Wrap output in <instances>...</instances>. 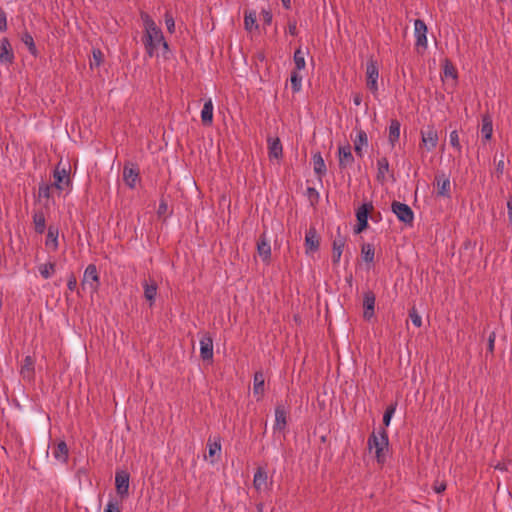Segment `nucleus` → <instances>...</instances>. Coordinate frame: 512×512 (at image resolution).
I'll return each mask as SVG.
<instances>
[{
    "mask_svg": "<svg viewBox=\"0 0 512 512\" xmlns=\"http://www.w3.org/2000/svg\"><path fill=\"white\" fill-rule=\"evenodd\" d=\"M145 28L144 45L147 54L150 57L158 56L159 50H163V55L168 51V43L165 41L162 30L156 25L153 19L147 14L142 15Z\"/></svg>",
    "mask_w": 512,
    "mask_h": 512,
    "instance_id": "1",
    "label": "nucleus"
},
{
    "mask_svg": "<svg viewBox=\"0 0 512 512\" xmlns=\"http://www.w3.org/2000/svg\"><path fill=\"white\" fill-rule=\"evenodd\" d=\"M367 444L369 450L374 452L377 462L379 464L385 463L389 450V439L386 430L381 429L378 432H372Z\"/></svg>",
    "mask_w": 512,
    "mask_h": 512,
    "instance_id": "2",
    "label": "nucleus"
},
{
    "mask_svg": "<svg viewBox=\"0 0 512 512\" xmlns=\"http://www.w3.org/2000/svg\"><path fill=\"white\" fill-rule=\"evenodd\" d=\"M421 145L428 151H433L438 145V132L434 126H427L421 132Z\"/></svg>",
    "mask_w": 512,
    "mask_h": 512,
    "instance_id": "3",
    "label": "nucleus"
},
{
    "mask_svg": "<svg viewBox=\"0 0 512 512\" xmlns=\"http://www.w3.org/2000/svg\"><path fill=\"white\" fill-rule=\"evenodd\" d=\"M391 210L399 221L409 225L413 223L414 213L407 204L394 201L391 205Z\"/></svg>",
    "mask_w": 512,
    "mask_h": 512,
    "instance_id": "4",
    "label": "nucleus"
},
{
    "mask_svg": "<svg viewBox=\"0 0 512 512\" xmlns=\"http://www.w3.org/2000/svg\"><path fill=\"white\" fill-rule=\"evenodd\" d=\"M378 78L379 69L377 63L374 60L367 62L366 66V80L368 89L375 95L378 93Z\"/></svg>",
    "mask_w": 512,
    "mask_h": 512,
    "instance_id": "5",
    "label": "nucleus"
},
{
    "mask_svg": "<svg viewBox=\"0 0 512 512\" xmlns=\"http://www.w3.org/2000/svg\"><path fill=\"white\" fill-rule=\"evenodd\" d=\"M414 36L415 45L417 48L426 49L428 46L427 41V26L423 20L416 19L414 21Z\"/></svg>",
    "mask_w": 512,
    "mask_h": 512,
    "instance_id": "6",
    "label": "nucleus"
},
{
    "mask_svg": "<svg viewBox=\"0 0 512 512\" xmlns=\"http://www.w3.org/2000/svg\"><path fill=\"white\" fill-rule=\"evenodd\" d=\"M82 285H88L92 292H96L99 287V274L94 264H89L83 274Z\"/></svg>",
    "mask_w": 512,
    "mask_h": 512,
    "instance_id": "7",
    "label": "nucleus"
},
{
    "mask_svg": "<svg viewBox=\"0 0 512 512\" xmlns=\"http://www.w3.org/2000/svg\"><path fill=\"white\" fill-rule=\"evenodd\" d=\"M129 479V473L124 470L117 471L115 474L116 491L122 498L127 497L129 494Z\"/></svg>",
    "mask_w": 512,
    "mask_h": 512,
    "instance_id": "8",
    "label": "nucleus"
},
{
    "mask_svg": "<svg viewBox=\"0 0 512 512\" xmlns=\"http://www.w3.org/2000/svg\"><path fill=\"white\" fill-rule=\"evenodd\" d=\"M338 159L339 167L341 169H347L353 166L354 156L352 154L351 146L348 143L338 147Z\"/></svg>",
    "mask_w": 512,
    "mask_h": 512,
    "instance_id": "9",
    "label": "nucleus"
},
{
    "mask_svg": "<svg viewBox=\"0 0 512 512\" xmlns=\"http://www.w3.org/2000/svg\"><path fill=\"white\" fill-rule=\"evenodd\" d=\"M257 252L263 262L269 263L271 259V245L266 233H262L257 242Z\"/></svg>",
    "mask_w": 512,
    "mask_h": 512,
    "instance_id": "10",
    "label": "nucleus"
},
{
    "mask_svg": "<svg viewBox=\"0 0 512 512\" xmlns=\"http://www.w3.org/2000/svg\"><path fill=\"white\" fill-rule=\"evenodd\" d=\"M288 410L283 404H278L275 408L274 431H284L287 425Z\"/></svg>",
    "mask_w": 512,
    "mask_h": 512,
    "instance_id": "11",
    "label": "nucleus"
},
{
    "mask_svg": "<svg viewBox=\"0 0 512 512\" xmlns=\"http://www.w3.org/2000/svg\"><path fill=\"white\" fill-rule=\"evenodd\" d=\"M354 150L356 155L360 158L364 155V150L368 147V136L364 130H357L355 138L353 139Z\"/></svg>",
    "mask_w": 512,
    "mask_h": 512,
    "instance_id": "12",
    "label": "nucleus"
},
{
    "mask_svg": "<svg viewBox=\"0 0 512 512\" xmlns=\"http://www.w3.org/2000/svg\"><path fill=\"white\" fill-rule=\"evenodd\" d=\"M53 177L54 186L58 190H63L70 183L69 173L65 167L60 168V166H57L54 170Z\"/></svg>",
    "mask_w": 512,
    "mask_h": 512,
    "instance_id": "13",
    "label": "nucleus"
},
{
    "mask_svg": "<svg viewBox=\"0 0 512 512\" xmlns=\"http://www.w3.org/2000/svg\"><path fill=\"white\" fill-rule=\"evenodd\" d=\"M14 61V53L11 48V44L7 38L0 40V63L1 64H12Z\"/></svg>",
    "mask_w": 512,
    "mask_h": 512,
    "instance_id": "14",
    "label": "nucleus"
},
{
    "mask_svg": "<svg viewBox=\"0 0 512 512\" xmlns=\"http://www.w3.org/2000/svg\"><path fill=\"white\" fill-rule=\"evenodd\" d=\"M200 356L203 360L213 358V338L209 334L203 335L200 339Z\"/></svg>",
    "mask_w": 512,
    "mask_h": 512,
    "instance_id": "15",
    "label": "nucleus"
},
{
    "mask_svg": "<svg viewBox=\"0 0 512 512\" xmlns=\"http://www.w3.org/2000/svg\"><path fill=\"white\" fill-rule=\"evenodd\" d=\"M54 459L61 464H65L68 461L69 449L64 440L59 441L52 450Z\"/></svg>",
    "mask_w": 512,
    "mask_h": 512,
    "instance_id": "16",
    "label": "nucleus"
},
{
    "mask_svg": "<svg viewBox=\"0 0 512 512\" xmlns=\"http://www.w3.org/2000/svg\"><path fill=\"white\" fill-rule=\"evenodd\" d=\"M34 366L35 361L33 357L30 355L26 356L20 368V375L24 380L31 381L34 378Z\"/></svg>",
    "mask_w": 512,
    "mask_h": 512,
    "instance_id": "17",
    "label": "nucleus"
},
{
    "mask_svg": "<svg viewBox=\"0 0 512 512\" xmlns=\"http://www.w3.org/2000/svg\"><path fill=\"white\" fill-rule=\"evenodd\" d=\"M374 307H375V295L373 292L368 291L364 293L363 299V317L366 320H370L374 316Z\"/></svg>",
    "mask_w": 512,
    "mask_h": 512,
    "instance_id": "18",
    "label": "nucleus"
},
{
    "mask_svg": "<svg viewBox=\"0 0 512 512\" xmlns=\"http://www.w3.org/2000/svg\"><path fill=\"white\" fill-rule=\"evenodd\" d=\"M345 244L346 239L340 234L334 239L332 247V261L334 264H338L340 262Z\"/></svg>",
    "mask_w": 512,
    "mask_h": 512,
    "instance_id": "19",
    "label": "nucleus"
},
{
    "mask_svg": "<svg viewBox=\"0 0 512 512\" xmlns=\"http://www.w3.org/2000/svg\"><path fill=\"white\" fill-rule=\"evenodd\" d=\"M265 392V378L261 371L254 374L253 394L257 400H260Z\"/></svg>",
    "mask_w": 512,
    "mask_h": 512,
    "instance_id": "20",
    "label": "nucleus"
},
{
    "mask_svg": "<svg viewBox=\"0 0 512 512\" xmlns=\"http://www.w3.org/2000/svg\"><path fill=\"white\" fill-rule=\"evenodd\" d=\"M213 111L214 105L212 99H208L205 101L203 108L201 110V121L205 126H211L213 123Z\"/></svg>",
    "mask_w": 512,
    "mask_h": 512,
    "instance_id": "21",
    "label": "nucleus"
},
{
    "mask_svg": "<svg viewBox=\"0 0 512 512\" xmlns=\"http://www.w3.org/2000/svg\"><path fill=\"white\" fill-rule=\"evenodd\" d=\"M437 185V194L442 197L450 196V179L444 174L438 175L435 178Z\"/></svg>",
    "mask_w": 512,
    "mask_h": 512,
    "instance_id": "22",
    "label": "nucleus"
},
{
    "mask_svg": "<svg viewBox=\"0 0 512 512\" xmlns=\"http://www.w3.org/2000/svg\"><path fill=\"white\" fill-rule=\"evenodd\" d=\"M400 128H401V124L398 120L393 119L390 121L389 129H388V141L392 147H395L396 143L399 141Z\"/></svg>",
    "mask_w": 512,
    "mask_h": 512,
    "instance_id": "23",
    "label": "nucleus"
},
{
    "mask_svg": "<svg viewBox=\"0 0 512 512\" xmlns=\"http://www.w3.org/2000/svg\"><path fill=\"white\" fill-rule=\"evenodd\" d=\"M268 149L270 159L278 160L282 157L283 148L279 138H269Z\"/></svg>",
    "mask_w": 512,
    "mask_h": 512,
    "instance_id": "24",
    "label": "nucleus"
},
{
    "mask_svg": "<svg viewBox=\"0 0 512 512\" xmlns=\"http://www.w3.org/2000/svg\"><path fill=\"white\" fill-rule=\"evenodd\" d=\"M305 246L307 248V252L308 251L314 252V251H317L319 248V239L317 236L316 229L313 227H311L306 233Z\"/></svg>",
    "mask_w": 512,
    "mask_h": 512,
    "instance_id": "25",
    "label": "nucleus"
},
{
    "mask_svg": "<svg viewBox=\"0 0 512 512\" xmlns=\"http://www.w3.org/2000/svg\"><path fill=\"white\" fill-rule=\"evenodd\" d=\"M123 179L127 186L134 188L139 179V173L137 169L129 166H125L123 169Z\"/></svg>",
    "mask_w": 512,
    "mask_h": 512,
    "instance_id": "26",
    "label": "nucleus"
},
{
    "mask_svg": "<svg viewBox=\"0 0 512 512\" xmlns=\"http://www.w3.org/2000/svg\"><path fill=\"white\" fill-rule=\"evenodd\" d=\"M58 237H59V230H58V228L50 226L48 228V232H47V236H46V240H45V245L48 248L52 249L53 251H56L58 249V247H59Z\"/></svg>",
    "mask_w": 512,
    "mask_h": 512,
    "instance_id": "27",
    "label": "nucleus"
},
{
    "mask_svg": "<svg viewBox=\"0 0 512 512\" xmlns=\"http://www.w3.org/2000/svg\"><path fill=\"white\" fill-rule=\"evenodd\" d=\"M253 485L257 491L267 488V473L263 468H258L254 474Z\"/></svg>",
    "mask_w": 512,
    "mask_h": 512,
    "instance_id": "28",
    "label": "nucleus"
},
{
    "mask_svg": "<svg viewBox=\"0 0 512 512\" xmlns=\"http://www.w3.org/2000/svg\"><path fill=\"white\" fill-rule=\"evenodd\" d=\"M493 133V123L490 115L486 114L482 116L481 135L484 140L488 141L491 139Z\"/></svg>",
    "mask_w": 512,
    "mask_h": 512,
    "instance_id": "29",
    "label": "nucleus"
},
{
    "mask_svg": "<svg viewBox=\"0 0 512 512\" xmlns=\"http://www.w3.org/2000/svg\"><path fill=\"white\" fill-rule=\"evenodd\" d=\"M312 161H313V170H314L315 174L318 175L319 177L324 176L327 172V168H326V164L324 162L322 155L320 153H315L312 156Z\"/></svg>",
    "mask_w": 512,
    "mask_h": 512,
    "instance_id": "30",
    "label": "nucleus"
},
{
    "mask_svg": "<svg viewBox=\"0 0 512 512\" xmlns=\"http://www.w3.org/2000/svg\"><path fill=\"white\" fill-rule=\"evenodd\" d=\"M35 231L38 234H42L46 228V219L43 211H35L32 215Z\"/></svg>",
    "mask_w": 512,
    "mask_h": 512,
    "instance_id": "31",
    "label": "nucleus"
},
{
    "mask_svg": "<svg viewBox=\"0 0 512 512\" xmlns=\"http://www.w3.org/2000/svg\"><path fill=\"white\" fill-rule=\"evenodd\" d=\"M389 172V162L386 157H381L377 160V180L384 182L386 175Z\"/></svg>",
    "mask_w": 512,
    "mask_h": 512,
    "instance_id": "32",
    "label": "nucleus"
},
{
    "mask_svg": "<svg viewBox=\"0 0 512 512\" xmlns=\"http://www.w3.org/2000/svg\"><path fill=\"white\" fill-rule=\"evenodd\" d=\"M244 26L247 31H253L258 28L256 11H245Z\"/></svg>",
    "mask_w": 512,
    "mask_h": 512,
    "instance_id": "33",
    "label": "nucleus"
},
{
    "mask_svg": "<svg viewBox=\"0 0 512 512\" xmlns=\"http://www.w3.org/2000/svg\"><path fill=\"white\" fill-rule=\"evenodd\" d=\"M144 296L152 304L157 295V284L155 281L147 282L143 284Z\"/></svg>",
    "mask_w": 512,
    "mask_h": 512,
    "instance_id": "34",
    "label": "nucleus"
},
{
    "mask_svg": "<svg viewBox=\"0 0 512 512\" xmlns=\"http://www.w3.org/2000/svg\"><path fill=\"white\" fill-rule=\"evenodd\" d=\"M55 263L54 262H47L38 265V271L43 279H49L51 278L55 273Z\"/></svg>",
    "mask_w": 512,
    "mask_h": 512,
    "instance_id": "35",
    "label": "nucleus"
},
{
    "mask_svg": "<svg viewBox=\"0 0 512 512\" xmlns=\"http://www.w3.org/2000/svg\"><path fill=\"white\" fill-rule=\"evenodd\" d=\"M373 209L371 202L363 203L356 211V218L358 221H368L370 211Z\"/></svg>",
    "mask_w": 512,
    "mask_h": 512,
    "instance_id": "36",
    "label": "nucleus"
},
{
    "mask_svg": "<svg viewBox=\"0 0 512 512\" xmlns=\"http://www.w3.org/2000/svg\"><path fill=\"white\" fill-rule=\"evenodd\" d=\"M375 255L374 246L370 243H365L361 247L362 259L367 263H373Z\"/></svg>",
    "mask_w": 512,
    "mask_h": 512,
    "instance_id": "37",
    "label": "nucleus"
},
{
    "mask_svg": "<svg viewBox=\"0 0 512 512\" xmlns=\"http://www.w3.org/2000/svg\"><path fill=\"white\" fill-rule=\"evenodd\" d=\"M293 59H294L295 67H296L295 70L300 71L305 68V66H306L305 54L301 50V48H298L295 50Z\"/></svg>",
    "mask_w": 512,
    "mask_h": 512,
    "instance_id": "38",
    "label": "nucleus"
},
{
    "mask_svg": "<svg viewBox=\"0 0 512 512\" xmlns=\"http://www.w3.org/2000/svg\"><path fill=\"white\" fill-rule=\"evenodd\" d=\"M302 75H300L299 71L294 70L290 76V82L293 92H299L302 88Z\"/></svg>",
    "mask_w": 512,
    "mask_h": 512,
    "instance_id": "39",
    "label": "nucleus"
},
{
    "mask_svg": "<svg viewBox=\"0 0 512 512\" xmlns=\"http://www.w3.org/2000/svg\"><path fill=\"white\" fill-rule=\"evenodd\" d=\"M22 42L28 47L32 55H36L37 49L32 35L28 32L23 33L21 37Z\"/></svg>",
    "mask_w": 512,
    "mask_h": 512,
    "instance_id": "40",
    "label": "nucleus"
},
{
    "mask_svg": "<svg viewBox=\"0 0 512 512\" xmlns=\"http://www.w3.org/2000/svg\"><path fill=\"white\" fill-rule=\"evenodd\" d=\"M207 446H208V453H209V457H214L216 454H220L221 452V443H220V439H216L214 441H211L209 439L208 443H207Z\"/></svg>",
    "mask_w": 512,
    "mask_h": 512,
    "instance_id": "41",
    "label": "nucleus"
},
{
    "mask_svg": "<svg viewBox=\"0 0 512 512\" xmlns=\"http://www.w3.org/2000/svg\"><path fill=\"white\" fill-rule=\"evenodd\" d=\"M397 404L389 405L383 415V424L388 427L390 425L391 419L396 411Z\"/></svg>",
    "mask_w": 512,
    "mask_h": 512,
    "instance_id": "42",
    "label": "nucleus"
},
{
    "mask_svg": "<svg viewBox=\"0 0 512 512\" xmlns=\"http://www.w3.org/2000/svg\"><path fill=\"white\" fill-rule=\"evenodd\" d=\"M449 143L458 152L461 151L462 147H461V144H460L458 132L456 130L450 132V134H449Z\"/></svg>",
    "mask_w": 512,
    "mask_h": 512,
    "instance_id": "43",
    "label": "nucleus"
},
{
    "mask_svg": "<svg viewBox=\"0 0 512 512\" xmlns=\"http://www.w3.org/2000/svg\"><path fill=\"white\" fill-rule=\"evenodd\" d=\"M409 317H410L411 322L413 323L414 326L421 327V325H422V318L418 314L417 310L414 307L410 310Z\"/></svg>",
    "mask_w": 512,
    "mask_h": 512,
    "instance_id": "44",
    "label": "nucleus"
},
{
    "mask_svg": "<svg viewBox=\"0 0 512 512\" xmlns=\"http://www.w3.org/2000/svg\"><path fill=\"white\" fill-rule=\"evenodd\" d=\"M104 512H121L118 501L110 499L106 504Z\"/></svg>",
    "mask_w": 512,
    "mask_h": 512,
    "instance_id": "45",
    "label": "nucleus"
},
{
    "mask_svg": "<svg viewBox=\"0 0 512 512\" xmlns=\"http://www.w3.org/2000/svg\"><path fill=\"white\" fill-rule=\"evenodd\" d=\"M444 74H445V76L452 77L454 79L457 77V72H456L455 68L453 67V65L449 61L445 62Z\"/></svg>",
    "mask_w": 512,
    "mask_h": 512,
    "instance_id": "46",
    "label": "nucleus"
},
{
    "mask_svg": "<svg viewBox=\"0 0 512 512\" xmlns=\"http://www.w3.org/2000/svg\"><path fill=\"white\" fill-rule=\"evenodd\" d=\"M165 24H166L167 30L170 33H174V31H175V21H174L173 16L170 13H168V12L165 14Z\"/></svg>",
    "mask_w": 512,
    "mask_h": 512,
    "instance_id": "47",
    "label": "nucleus"
},
{
    "mask_svg": "<svg viewBox=\"0 0 512 512\" xmlns=\"http://www.w3.org/2000/svg\"><path fill=\"white\" fill-rule=\"evenodd\" d=\"M260 16L265 25H270L272 23L273 16L270 10L262 9Z\"/></svg>",
    "mask_w": 512,
    "mask_h": 512,
    "instance_id": "48",
    "label": "nucleus"
},
{
    "mask_svg": "<svg viewBox=\"0 0 512 512\" xmlns=\"http://www.w3.org/2000/svg\"><path fill=\"white\" fill-rule=\"evenodd\" d=\"M287 32L290 35H292V36H296L297 35L298 30H297V22H296V20H289Z\"/></svg>",
    "mask_w": 512,
    "mask_h": 512,
    "instance_id": "49",
    "label": "nucleus"
},
{
    "mask_svg": "<svg viewBox=\"0 0 512 512\" xmlns=\"http://www.w3.org/2000/svg\"><path fill=\"white\" fill-rule=\"evenodd\" d=\"M446 489V483L445 482H439V481H436V483L434 484L433 486V490L437 493V494H440L442 492H444Z\"/></svg>",
    "mask_w": 512,
    "mask_h": 512,
    "instance_id": "50",
    "label": "nucleus"
},
{
    "mask_svg": "<svg viewBox=\"0 0 512 512\" xmlns=\"http://www.w3.org/2000/svg\"><path fill=\"white\" fill-rule=\"evenodd\" d=\"M495 339H496V334L495 332H492L490 333L489 337H488V351L490 353H493L494 351V343H495Z\"/></svg>",
    "mask_w": 512,
    "mask_h": 512,
    "instance_id": "51",
    "label": "nucleus"
},
{
    "mask_svg": "<svg viewBox=\"0 0 512 512\" xmlns=\"http://www.w3.org/2000/svg\"><path fill=\"white\" fill-rule=\"evenodd\" d=\"M39 194H40V196L49 198L50 197V186L49 185L40 186Z\"/></svg>",
    "mask_w": 512,
    "mask_h": 512,
    "instance_id": "52",
    "label": "nucleus"
},
{
    "mask_svg": "<svg viewBox=\"0 0 512 512\" xmlns=\"http://www.w3.org/2000/svg\"><path fill=\"white\" fill-rule=\"evenodd\" d=\"M67 287L70 291H74L77 287V280L74 276L69 277Z\"/></svg>",
    "mask_w": 512,
    "mask_h": 512,
    "instance_id": "53",
    "label": "nucleus"
},
{
    "mask_svg": "<svg viewBox=\"0 0 512 512\" xmlns=\"http://www.w3.org/2000/svg\"><path fill=\"white\" fill-rule=\"evenodd\" d=\"M368 226V221H358L355 227V233H360Z\"/></svg>",
    "mask_w": 512,
    "mask_h": 512,
    "instance_id": "54",
    "label": "nucleus"
},
{
    "mask_svg": "<svg viewBox=\"0 0 512 512\" xmlns=\"http://www.w3.org/2000/svg\"><path fill=\"white\" fill-rule=\"evenodd\" d=\"M368 226V221H358L355 227V233H360Z\"/></svg>",
    "mask_w": 512,
    "mask_h": 512,
    "instance_id": "55",
    "label": "nucleus"
},
{
    "mask_svg": "<svg viewBox=\"0 0 512 512\" xmlns=\"http://www.w3.org/2000/svg\"><path fill=\"white\" fill-rule=\"evenodd\" d=\"M93 58L96 66H99L102 59V53L100 50H93Z\"/></svg>",
    "mask_w": 512,
    "mask_h": 512,
    "instance_id": "56",
    "label": "nucleus"
},
{
    "mask_svg": "<svg viewBox=\"0 0 512 512\" xmlns=\"http://www.w3.org/2000/svg\"><path fill=\"white\" fill-rule=\"evenodd\" d=\"M7 20L5 14L0 15V31H6Z\"/></svg>",
    "mask_w": 512,
    "mask_h": 512,
    "instance_id": "57",
    "label": "nucleus"
},
{
    "mask_svg": "<svg viewBox=\"0 0 512 512\" xmlns=\"http://www.w3.org/2000/svg\"><path fill=\"white\" fill-rule=\"evenodd\" d=\"M508 219L512 223V197H509L507 201Z\"/></svg>",
    "mask_w": 512,
    "mask_h": 512,
    "instance_id": "58",
    "label": "nucleus"
},
{
    "mask_svg": "<svg viewBox=\"0 0 512 512\" xmlns=\"http://www.w3.org/2000/svg\"><path fill=\"white\" fill-rule=\"evenodd\" d=\"M353 102L356 106H359L362 102V97L360 94H356L353 98Z\"/></svg>",
    "mask_w": 512,
    "mask_h": 512,
    "instance_id": "59",
    "label": "nucleus"
},
{
    "mask_svg": "<svg viewBox=\"0 0 512 512\" xmlns=\"http://www.w3.org/2000/svg\"><path fill=\"white\" fill-rule=\"evenodd\" d=\"M282 2V5L286 8V9H290V0H281Z\"/></svg>",
    "mask_w": 512,
    "mask_h": 512,
    "instance_id": "60",
    "label": "nucleus"
},
{
    "mask_svg": "<svg viewBox=\"0 0 512 512\" xmlns=\"http://www.w3.org/2000/svg\"><path fill=\"white\" fill-rule=\"evenodd\" d=\"M502 169H503V161H500L498 164V170H502Z\"/></svg>",
    "mask_w": 512,
    "mask_h": 512,
    "instance_id": "61",
    "label": "nucleus"
},
{
    "mask_svg": "<svg viewBox=\"0 0 512 512\" xmlns=\"http://www.w3.org/2000/svg\"><path fill=\"white\" fill-rule=\"evenodd\" d=\"M159 209L160 211L166 209V204L161 203Z\"/></svg>",
    "mask_w": 512,
    "mask_h": 512,
    "instance_id": "62",
    "label": "nucleus"
},
{
    "mask_svg": "<svg viewBox=\"0 0 512 512\" xmlns=\"http://www.w3.org/2000/svg\"><path fill=\"white\" fill-rule=\"evenodd\" d=\"M496 469H501V470H502L503 468H502V466L497 465V466H496Z\"/></svg>",
    "mask_w": 512,
    "mask_h": 512,
    "instance_id": "63",
    "label": "nucleus"
}]
</instances>
